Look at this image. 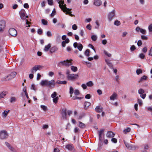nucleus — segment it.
<instances>
[{
	"instance_id": "1",
	"label": "nucleus",
	"mask_w": 152,
	"mask_h": 152,
	"mask_svg": "<svg viewBox=\"0 0 152 152\" xmlns=\"http://www.w3.org/2000/svg\"><path fill=\"white\" fill-rule=\"evenodd\" d=\"M40 84L42 86H46L50 89L54 88L55 86V81L53 80L50 81L47 80H43L41 81Z\"/></svg>"
},
{
	"instance_id": "2",
	"label": "nucleus",
	"mask_w": 152,
	"mask_h": 152,
	"mask_svg": "<svg viewBox=\"0 0 152 152\" xmlns=\"http://www.w3.org/2000/svg\"><path fill=\"white\" fill-rule=\"evenodd\" d=\"M16 73L15 72H11L8 75L2 79V80L3 81H8L14 78L16 75Z\"/></svg>"
},
{
	"instance_id": "3",
	"label": "nucleus",
	"mask_w": 152,
	"mask_h": 152,
	"mask_svg": "<svg viewBox=\"0 0 152 152\" xmlns=\"http://www.w3.org/2000/svg\"><path fill=\"white\" fill-rule=\"evenodd\" d=\"M19 13L20 15V18L23 20H24L26 19V18H28V15H26V12L24 9H22L19 12Z\"/></svg>"
},
{
	"instance_id": "4",
	"label": "nucleus",
	"mask_w": 152,
	"mask_h": 152,
	"mask_svg": "<svg viewBox=\"0 0 152 152\" xmlns=\"http://www.w3.org/2000/svg\"><path fill=\"white\" fill-rule=\"evenodd\" d=\"M78 77L77 74H70L67 76L68 79L70 80L74 81Z\"/></svg>"
},
{
	"instance_id": "5",
	"label": "nucleus",
	"mask_w": 152,
	"mask_h": 152,
	"mask_svg": "<svg viewBox=\"0 0 152 152\" xmlns=\"http://www.w3.org/2000/svg\"><path fill=\"white\" fill-rule=\"evenodd\" d=\"M8 137V134L7 132L5 130L2 131L0 132V138L2 139L7 138Z\"/></svg>"
},
{
	"instance_id": "6",
	"label": "nucleus",
	"mask_w": 152,
	"mask_h": 152,
	"mask_svg": "<svg viewBox=\"0 0 152 152\" xmlns=\"http://www.w3.org/2000/svg\"><path fill=\"white\" fill-rule=\"evenodd\" d=\"M9 34L12 36L15 37L17 34L16 30L13 28H10L9 30Z\"/></svg>"
},
{
	"instance_id": "7",
	"label": "nucleus",
	"mask_w": 152,
	"mask_h": 152,
	"mask_svg": "<svg viewBox=\"0 0 152 152\" xmlns=\"http://www.w3.org/2000/svg\"><path fill=\"white\" fill-rule=\"evenodd\" d=\"M115 10H113L110 12L108 15V20L110 22H111L113 19L115 15Z\"/></svg>"
},
{
	"instance_id": "8",
	"label": "nucleus",
	"mask_w": 152,
	"mask_h": 152,
	"mask_svg": "<svg viewBox=\"0 0 152 152\" xmlns=\"http://www.w3.org/2000/svg\"><path fill=\"white\" fill-rule=\"evenodd\" d=\"M6 22L4 20L0 21V32H1L3 31L6 26Z\"/></svg>"
},
{
	"instance_id": "9",
	"label": "nucleus",
	"mask_w": 152,
	"mask_h": 152,
	"mask_svg": "<svg viewBox=\"0 0 152 152\" xmlns=\"http://www.w3.org/2000/svg\"><path fill=\"white\" fill-rule=\"evenodd\" d=\"M61 119H67L66 117V109H62L61 113Z\"/></svg>"
},
{
	"instance_id": "10",
	"label": "nucleus",
	"mask_w": 152,
	"mask_h": 152,
	"mask_svg": "<svg viewBox=\"0 0 152 152\" xmlns=\"http://www.w3.org/2000/svg\"><path fill=\"white\" fill-rule=\"evenodd\" d=\"M59 64H61L62 65L66 66H69L72 64L71 61L69 60H66V61H61L59 63Z\"/></svg>"
},
{
	"instance_id": "11",
	"label": "nucleus",
	"mask_w": 152,
	"mask_h": 152,
	"mask_svg": "<svg viewBox=\"0 0 152 152\" xmlns=\"http://www.w3.org/2000/svg\"><path fill=\"white\" fill-rule=\"evenodd\" d=\"M59 6L64 12H65L67 11H70L71 10V9L67 8L66 7V5L65 4H64L63 5L59 4Z\"/></svg>"
},
{
	"instance_id": "12",
	"label": "nucleus",
	"mask_w": 152,
	"mask_h": 152,
	"mask_svg": "<svg viewBox=\"0 0 152 152\" xmlns=\"http://www.w3.org/2000/svg\"><path fill=\"white\" fill-rule=\"evenodd\" d=\"M42 67V66L39 65H35L31 69V72L32 73H34L36 72L37 70H40V69Z\"/></svg>"
},
{
	"instance_id": "13",
	"label": "nucleus",
	"mask_w": 152,
	"mask_h": 152,
	"mask_svg": "<svg viewBox=\"0 0 152 152\" xmlns=\"http://www.w3.org/2000/svg\"><path fill=\"white\" fill-rule=\"evenodd\" d=\"M135 30L137 32H139L140 31V32L143 34H146V30L141 28L139 27H137Z\"/></svg>"
},
{
	"instance_id": "14",
	"label": "nucleus",
	"mask_w": 152,
	"mask_h": 152,
	"mask_svg": "<svg viewBox=\"0 0 152 152\" xmlns=\"http://www.w3.org/2000/svg\"><path fill=\"white\" fill-rule=\"evenodd\" d=\"M115 135V134L113 132L111 131H109L107 132L106 136L107 137L109 138H111L114 137Z\"/></svg>"
},
{
	"instance_id": "15",
	"label": "nucleus",
	"mask_w": 152,
	"mask_h": 152,
	"mask_svg": "<svg viewBox=\"0 0 152 152\" xmlns=\"http://www.w3.org/2000/svg\"><path fill=\"white\" fill-rule=\"evenodd\" d=\"M102 109L103 107H102L98 106L96 107L95 108V110L96 112L99 113L102 111Z\"/></svg>"
},
{
	"instance_id": "16",
	"label": "nucleus",
	"mask_w": 152,
	"mask_h": 152,
	"mask_svg": "<svg viewBox=\"0 0 152 152\" xmlns=\"http://www.w3.org/2000/svg\"><path fill=\"white\" fill-rule=\"evenodd\" d=\"M58 50V48L56 46L52 47L50 50V52L51 53L55 52Z\"/></svg>"
},
{
	"instance_id": "17",
	"label": "nucleus",
	"mask_w": 152,
	"mask_h": 152,
	"mask_svg": "<svg viewBox=\"0 0 152 152\" xmlns=\"http://www.w3.org/2000/svg\"><path fill=\"white\" fill-rule=\"evenodd\" d=\"M94 4L96 6H99L102 4V1L100 0H94Z\"/></svg>"
},
{
	"instance_id": "18",
	"label": "nucleus",
	"mask_w": 152,
	"mask_h": 152,
	"mask_svg": "<svg viewBox=\"0 0 152 152\" xmlns=\"http://www.w3.org/2000/svg\"><path fill=\"white\" fill-rule=\"evenodd\" d=\"M90 105L91 103L90 102H85L84 104V109L86 110H87Z\"/></svg>"
},
{
	"instance_id": "19",
	"label": "nucleus",
	"mask_w": 152,
	"mask_h": 152,
	"mask_svg": "<svg viewBox=\"0 0 152 152\" xmlns=\"http://www.w3.org/2000/svg\"><path fill=\"white\" fill-rule=\"evenodd\" d=\"M117 96V94L115 93H114L110 96V99L111 100H114L115 99H116Z\"/></svg>"
},
{
	"instance_id": "20",
	"label": "nucleus",
	"mask_w": 152,
	"mask_h": 152,
	"mask_svg": "<svg viewBox=\"0 0 152 152\" xmlns=\"http://www.w3.org/2000/svg\"><path fill=\"white\" fill-rule=\"evenodd\" d=\"M79 124L78 126L81 129H83L86 127V125L84 124L80 121H79Z\"/></svg>"
},
{
	"instance_id": "21",
	"label": "nucleus",
	"mask_w": 152,
	"mask_h": 152,
	"mask_svg": "<svg viewBox=\"0 0 152 152\" xmlns=\"http://www.w3.org/2000/svg\"><path fill=\"white\" fill-rule=\"evenodd\" d=\"M7 92L6 91H4L0 94V99L5 97Z\"/></svg>"
},
{
	"instance_id": "22",
	"label": "nucleus",
	"mask_w": 152,
	"mask_h": 152,
	"mask_svg": "<svg viewBox=\"0 0 152 152\" xmlns=\"http://www.w3.org/2000/svg\"><path fill=\"white\" fill-rule=\"evenodd\" d=\"M105 62L111 68H113V65L112 63L110 62L109 60L105 59Z\"/></svg>"
},
{
	"instance_id": "23",
	"label": "nucleus",
	"mask_w": 152,
	"mask_h": 152,
	"mask_svg": "<svg viewBox=\"0 0 152 152\" xmlns=\"http://www.w3.org/2000/svg\"><path fill=\"white\" fill-rule=\"evenodd\" d=\"M147 78V77L145 75H143L142 77H141L140 80L138 81L139 83H140L142 81L146 80Z\"/></svg>"
},
{
	"instance_id": "24",
	"label": "nucleus",
	"mask_w": 152,
	"mask_h": 152,
	"mask_svg": "<svg viewBox=\"0 0 152 152\" xmlns=\"http://www.w3.org/2000/svg\"><path fill=\"white\" fill-rule=\"evenodd\" d=\"M67 83V81H61L60 80H57L56 82V83L58 84H65Z\"/></svg>"
},
{
	"instance_id": "25",
	"label": "nucleus",
	"mask_w": 152,
	"mask_h": 152,
	"mask_svg": "<svg viewBox=\"0 0 152 152\" xmlns=\"http://www.w3.org/2000/svg\"><path fill=\"white\" fill-rule=\"evenodd\" d=\"M66 148L69 150H72L73 149V147L72 145L68 144L66 145Z\"/></svg>"
},
{
	"instance_id": "26",
	"label": "nucleus",
	"mask_w": 152,
	"mask_h": 152,
	"mask_svg": "<svg viewBox=\"0 0 152 152\" xmlns=\"http://www.w3.org/2000/svg\"><path fill=\"white\" fill-rule=\"evenodd\" d=\"M51 47L50 44H49L47 46H45L44 48V50L45 51H48Z\"/></svg>"
},
{
	"instance_id": "27",
	"label": "nucleus",
	"mask_w": 152,
	"mask_h": 152,
	"mask_svg": "<svg viewBox=\"0 0 152 152\" xmlns=\"http://www.w3.org/2000/svg\"><path fill=\"white\" fill-rule=\"evenodd\" d=\"M71 69L72 71L75 72H76L77 70V67L73 66H71Z\"/></svg>"
},
{
	"instance_id": "28",
	"label": "nucleus",
	"mask_w": 152,
	"mask_h": 152,
	"mask_svg": "<svg viewBox=\"0 0 152 152\" xmlns=\"http://www.w3.org/2000/svg\"><path fill=\"white\" fill-rule=\"evenodd\" d=\"M83 48V46L82 44L80 43H78V46L77 48V49L80 51H81Z\"/></svg>"
},
{
	"instance_id": "29",
	"label": "nucleus",
	"mask_w": 152,
	"mask_h": 152,
	"mask_svg": "<svg viewBox=\"0 0 152 152\" xmlns=\"http://www.w3.org/2000/svg\"><path fill=\"white\" fill-rule=\"evenodd\" d=\"M136 147L135 146L130 144L128 149L132 150H135L136 149Z\"/></svg>"
},
{
	"instance_id": "30",
	"label": "nucleus",
	"mask_w": 152,
	"mask_h": 152,
	"mask_svg": "<svg viewBox=\"0 0 152 152\" xmlns=\"http://www.w3.org/2000/svg\"><path fill=\"white\" fill-rule=\"evenodd\" d=\"M104 129H101L100 131H98V135H102V134L104 135Z\"/></svg>"
},
{
	"instance_id": "31",
	"label": "nucleus",
	"mask_w": 152,
	"mask_h": 152,
	"mask_svg": "<svg viewBox=\"0 0 152 152\" xmlns=\"http://www.w3.org/2000/svg\"><path fill=\"white\" fill-rule=\"evenodd\" d=\"M131 130V129L130 128H127V129H124L123 131V133L126 134L127 133L129 132H130Z\"/></svg>"
},
{
	"instance_id": "32",
	"label": "nucleus",
	"mask_w": 152,
	"mask_h": 152,
	"mask_svg": "<svg viewBox=\"0 0 152 152\" xmlns=\"http://www.w3.org/2000/svg\"><path fill=\"white\" fill-rule=\"evenodd\" d=\"M90 50L88 49H87L85 51L84 54L88 57L90 56Z\"/></svg>"
},
{
	"instance_id": "33",
	"label": "nucleus",
	"mask_w": 152,
	"mask_h": 152,
	"mask_svg": "<svg viewBox=\"0 0 152 152\" xmlns=\"http://www.w3.org/2000/svg\"><path fill=\"white\" fill-rule=\"evenodd\" d=\"M42 23L44 25H48V21L45 19H42L41 20Z\"/></svg>"
},
{
	"instance_id": "34",
	"label": "nucleus",
	"mask_w": 152,
	"mask_h": 152,
	"mask_svg": "<svg viewBox=\"0 0 152 152\" xmlns=\"http://www.w3.org/2000/svg\"><path fill=\"white\" fill-rule=\"evenodd\" d=\"M144 92H145L144 90L142 88L140 89H139V90L138 91V93L140 95L144 94Z\"/></svg>"
},
{
	"instance_id": "35",
	"label": "nucleus",
	"mask_w": 152,
	"mask_h": 152,
	"mask_svg": "<svg viewBox=\"0 0 152 152\" xmlns=\"http://www.w3.org/2000/svg\"><path fill=\"white\" fill-rule=\"evenodd\" d=\"M67 11L65 13L66 15H69L71 17L74 16L75 15H73L72 14V12L71 11Z\"/></svg>"
},
{
	"instance_id": "36",
	"label": "nucleus",
	"mask_w": 152,
	"mask_h": 152,
	"mask_svg": "<svg viewBox=\"0 0 152 152\" xmlns=\"http://www.w3.org/2000/svg\"><path fill=\"white\" fill-rule=\"evenodd\" d=\"M41 108L44 111H46L48 110V109L46 106L44 105H41L40 106Z\"/></svg>"
},
{
	"instance_id": "37",
	"label": "nucleus",
	"mask_w": 152,
	"mask_h": 152,
	"mask_svg": "<svg viewBox=\"0 0 152 152\" xmlns=\"http://www.w3.org/2000/svg\"><path fill=\"white\" fill-rule=\"evenodd\" d=\"M86 85L88 86L91 87L93 86V84L92 81H90L87 82L86 83Z\"/></svg>"
},
{
	"instance_id": "38",
	"label": "nucleus",
	"mask_w": 152,
	"mask_h": 152,
	"mask_svg": "<svg viewBox=\"0 0 152 152\" xmlns=\"http://www.w3.org/2000/svg\"><path fill=\"white\" fill-rule=\"evenodd\" d=\"M136 72L137 75H139L141 73H142V71L140 69H137Z\"/></svg>"
},
{
	"instance_id": "39",
	"label": "nucleus",
	"mask_w": 152,
	"mask_h": 152,
	"mask_svg": "<svg viewBox=\"0 0 152 152\" xmlns=\"http://www.w3.org/2000/svg\"><path fill=\"white\" fill-rule=\"evenodd\" d=\"M91 38L93 41H95L96 40L97 38L95 35H94L92 36Z\"/></svg>"
},
{
	"instance_id": "40",
	"label": "nucleus",
	"mask_w": 152,
	"mask_h": 152,
	"mask_svg": "<svg viewBox=\"0 0 152 152\" xmlns=\"http://www.w3.org/2000/svg\"><path fill=\"white\" fill-rule=\"evenodd\" d=\"M58 99V96L54 98H53V102L55 103H56Z\"/></svg>"
},
{
	"instance_id": "41",
	"label": "nucleus",
	"mask_w": 152,
	"mask_h": 152,
	"mask_svg": "<svg viewBox=\"0 0 152 152\" xmlns=\"http://www.w3.org/2000/svg\"><path fill=\"white\" fill-rule=\"evenodd\" d=\"M10 111L9 110H7L4 111L3 113V114L4 116L6 117L7 116L8 112Z\"/></svg>"
},
{
	"instance_id": "42",
	"label": "nucleus",
	"mask_w": 152,
	"mask_h": 152,
	"mask_svg": "<svg viewBox=\"0 0 152 152\" xmlns=\"http://www.w3.org/2000/svg\"><path fill=\"white\" fill-rule=\"evenodd\" d=\"M16 99L14 97H11L10 99V102L11 103H12L14 102H15L16 101Z\"/></svg>"
},
{
	"instance_id": "43",
	"label": "nucleus",
	"mask_w": 152,
	"mask_h": 152,
	"mask_svg": "<svg viewBox=\"0 0 152 152\" xmlns=\"http://www.w3.org/2000/svg\"><path fill=\"white\" fill-rule=\"evenodd\" d=\"M31 89L35 91H36L37 89V88H36L34 84L31 85Z\"/></svg>"
},
{
	"instance_id": "44",
	"label": "nucleus",
	"mask_w": 152,
	"mask_h": 152,
	"mask_svg": "<svg viewBox=\"0 0 152 152\" xmlns=\"http://www.w3.org/2000/svg\"><path fill=\"white\" fill-rule=\"evenodd\" d=\"M120 24V22L118 20H116L114 23V25L117 26L119 25Z\"/></svg>"
},
{
	"instance_id": "45",
	"label": "nucleus",
	"mask_w": 152,
	"mask_h": 152,
	"mask_svg": "<svg viewBox=\"0 0 152 152\" xmlns=\"http://www.w3.org/2000/svg\"><path fill=\"white\" fill-rule=\"evenodd\" d=\"M48 4L50 5H53V0H47Z\"/></svg>"
},
{
	"instance_id": "46",
	"label": "nucleus",
	"mask_w": 152,
	"mask_h": 152,
	"mask_svg": "<svg viewBox=\"0 0 152 152\" xmlns=\"http://www.w3.org/2000/svg\"><path fill=\"white\" fill-rule=\"evenodd\" d=\"M56 11H55V9H54L53 10V11L52 13L50 14V16L51 17H53L54 15H56Z\"/></svg>"
},
{
	"instance_id": "47",
	"label": "nucleus",
	"mask_w": 152,
	"mask_h": 152,
	"mask_svg": "<svg viewBox=\"0 0 152 152\" xmlns=\"http://www.w3.org/2000/svg\"><path fill=\"white\" fill-rule=\"evenodd\" d=\"M136 49V48L135 46L134 45H133L131 47L130 50L131 51H134Z\"/></svg>"
},
{
	"instance_id": "48",
	"label": "nucleus",
	"mask_w": 152,
	"mask_h": 152,
	"mask_svg": "<svg viewBox=\"0 0 152 152\" xmlns=\"http://www.w3.org/2000/svg\"><path fill=\"white\" fill-rule=\"evenodd\" d=\"M139 57L140 58L142 59L144 58L145 57V55L143 53H141L140 54Z\"/></svg>"
},
{
	"instance_id": "49",
	"label": "nucleus",
	"mask_w": 152,
	"mask_h": 152,
	"mask_svg": "<svg viewBox=\"0 0 152 152\" xmlns=\"http://www.w3.org/2000/svg\"><path fill=\"white\" fill-rule=\"evenodd\" d=\"M95 23L96 24V26H95V28L96 29H98L99 26V24L97 21H96Z\"/></svg>"
},
{
	"instance_id": "50",
	"label": "nucleus",
	"mask_w": 152,
	"mask_h": 152,
	"mask_svg": "<svg viewBox=\"0 0 152 152\" xmlns=\"http://www.w3.org/2000/svg\"><path fill=\"white\" fill-rule=\"evenodd\" d=\"M141 38L143 40H147L148 39V37L142 35L141 36Z\"/></svg>"
},
{
	"instance_id": "51",
	"label": "nucleus",
	"mask_w": 152,
	"mask_h": 152,
	"mask_svg": "<svg viewBox=\"0 0 152 152\" xmlns=\"http://www.w3.org/2000/svg\"><path fill=\"white\" fill-rule=\"evenodd\" d=\"M37 33L39 35H41L42 34V29L39 28L37 30Z\"/></svg>"
},
{
	"instance_id": "52",
	"label": "nucleus",
	"mask_w": 152,
	"mask_h": 152,
	"mask_svg": "<svg viewBox=\"0 0 152 152\" xmlns=\"http://www.w3.org/2000/svg\"><path fill=\"white\" fill-rule=\"evenodd\" d=\"M124 142L126 146L128 149L130 144L126 142L125 141H124Z\"/></svg>"
},
{
	"instance_id": "53",
	"label": "nucleus",
	"mask_w": 152,
	"mask_h": 152,
	"mask_svg": "<svg viewBox=\"0 0 152 152\" xmlns=\"http://www.w3.org/2000/svg\"><path fill=\"white\" fill-rule=\"evenodd\" d=\"M137 102L141 106L142 104V101L140 99H138L137 100Z\"/></svg>"
},
{
	"instance_id": "54",
	"label": "nucleus",
	"mask_w": 152,
	"mask_h": 152,
	"mask_svg": "<svg viewBox=\"0 0 152 152\" xmlns=\"http://www.w3.org/2000/svg\"><path fill=\"white\" fill-rule=\"evenodd\" d=\"M74 89L72 87H70L69 89V93L70 94H72L73 93Z\"/></svg>"
},
{
	"instance_id": "55",
	"label": "nucleus",
	"mask_w": 152,
	"mask_h": 152,
	"mask_svg": "<svg viewBox=\"0 0 152 152\" xmlns=\"http://www.w3.org/2000/svg\"><path fill=\"white\" fill-rule=\"evenodd\" d=\"M148 28L149 32H152V24H150Z\"/></svg>"
},
{
	"instance_id": "56",
	"label": "nucleus",
	"mask_w": 152,
	"mask_h": 152,
	"mask_svg": "<svg viewBox=\"0 0 152 152\" xmlns=\"http://www.w3.org/2000/svg\"><path fill=\"white\" fill-rule=\"evenodd\" d=\"M57 95L56 93L55 92H54L53 94H52L51 95V97L52 98H54L56 97Z\"/></svg>"
},
{
	"instance_id": "57",
	"label": "nucleus",
	"mask_w": 152,
	"mask_h": 152,
	"mask_svg": "<svg viewBox=\"0 0 152 152\" xmlns=\"http://www.w3.org/2000/svg\"><path fill=\"white\" fill-rule=\"evenodd\" d=\"M80 94V92L79 91L77 90H75L74 91V94L76 95H79Z\"/></svg>"
},
{
	"instance_id": "58",
	"label": "nucleus",
	"mask_w": 152,
	"mask_h": 152,
	"mask_svg": "<svg viewBox=\"0 0 152 152\" xmlns=\"http://www.w3.org/2000/svg\"><path fill=\"white\" fill-rule=\"evenodd\" d=\"M111 141L112 142L115 143H116L117 142V140L115 138H113L111 140Z\"/></svg>"
},
{
	"instance_id": "59",
	"label": "nucleus",
	"mask_w": 152,
	"mask_h": 152,
	"mask_svg": "<svg viewBox=\"0 0 152 152\" xmlns=\"http://www.w3.org/2000/svg\"><path fill=\"white\" fill-rule=\"evenodd\" d=\"M104 52L105 55H107L109 57H110L111 56V55L110 53H108L107 51L105 50H104Z\"/></svg>"
},
{
	"instance_id": "60",
	"label": "nucleus",
	"mask_w": 152,
	"mask_h": 152,
	"mask_svg": "<svg viewBox=\"0 0 152 152\" xmlns=\"http://www.w3.org/2000/svg\"><path fill=\"white\" fill-rule=\"evenodd\" d=\"M148 55L149 56H152V47L151 48L150 50L149 51Z\"/></svg>"
},
{
	"instance_id": "61",
	"label": "nucleus",
	"mask_w": 152,
	"mask_h": 152,
	"mask_svg": "<svg viewBox=\"0 0 152 152\" xmlns=\"http://www.w3.org/2000/svg\"><path fill=\"white\" fill-rule=\"evenodd\" d=\"M79 129L77 127H75L74 129V132L75 133H78L79 132Z\"/></svg>"
},
{
	"instance_id": "62",
	"label": "nucleus",
	"mask_w": 152,
	"mask_h": 152,
	"mask_svg": "<svg viewBox=\"0 0 152 152\" xmlns=\"http://www.w3.org/2000/svg\"><path fill=\"white\" fill-rule=\"evenodd\" d=\"M144 149L145 150H148L149 149V147L148 144H145L143 145Z\"/></svg>"
},
{
	"instance_id": "63",
	"label": "nucleus",
	"mask_w": 152,
	"mask_h": 152,
	"mask_svg": "<svg viewBox=\"0 0 152 152\" xmlns=\"http://www.w3.org/2000/svg\"><path fill=\"white\" fill-rule=\"evenodd\" d=\"M9 149L11 151L13 152H15V150L10 145L9 147Z\"/></svg>"
},
{
	"instance_id": "64",
	"label": "nucleus",
	"mask_w": 152,
	"mask_h": 152,
	"mask_svg": "<svg viewBox=\"0 0 152 152\" xmlns=\"http://www.w3.org/2000/svg\"><path fill=\"white\" fill-rule=\"evenodd\" d=\"M147 51V48L146 47H144L142 49V51L144 53H145Z\"/></svg>"
}]
</instances>
